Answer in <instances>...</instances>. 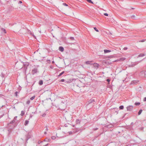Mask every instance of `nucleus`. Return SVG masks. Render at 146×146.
Listing matches in <instances>:
<instances>
[{
  "instance_id": "f257e3e1",
  "label": "nucleus",
  "mask_w": 146,
  "mask_h": 146,
  "mask_svg": "<svg viewBox=\"0 0 146 146\" xmlns=\"http://www.w3.org/2000/svg\"><path fill=\"white\" fill-rule=\"evenodd\" d=\"M140 74L142 77H146V71H142L140 72Z\"/></svg>"
},
{
  "instance_id": "f03ea898",
  "label": "nucleus",
  "mask_w": 146,
  "mask_h": 146,
  "mask_svg": "<svg viewBox=\"0 0 146 146\" xmlns=\"http://www.w3.org/2000/svg\"><path fill=\"white\" fill-rule=\"evenodd\" d=\"M38 72V69L36 68H34L32 70V74L33 75H34L35 74L37 73Z\"/></svg>"
},
{
  "instance_id": "7ed1b4c3",
  "label": "nucleus",
  "mask_w": 146,
  "mask_h": 146,
  "mask_svg": "<svg viewBox=\"0 0 146 146\" xmlns=\"http://www.w3.org/2000/svg\"><path fill=\"white\" fill-rule=\"evenodd\" d=\"M133 108V107L132 106H129L127 107V110L129 111H131L132 110Z\"/></svg>"
},
{
  "instance_id": "20e7f679",
  "label": "nucleus",
  "mask_w": 146,
  "mask_h": 146,
  "mask_svg": "<svg viewBox=\"0 0 146 146\" xmlns=\"http://www.w3.org/2000/svg\"><path fill=\"white\" fill-rule=\"evenodd\" d=\"M93 66L96 69H97L99 67V65L98 64L95 63L93 64Z\"/></svg>"
},
{
  "instance_id": "39448f33",
  "label": "nucleus",
  "mask_w": 146,
  "mask_h": 146,
  "mask_svg": "<svg viewBox=\"0 0 146 146\" xmlns=\"http://www.w3.org/2000/svg\"><path fill=\"white\" fill-rule=\"evenodd\" d=\"M59 50L60 51L62 52L64 50V48L62 46H60L59 48Z\"/></svg>"
},
{
  "instance_id": "423d86ee",
  "label": "nucleus",
  "mask_w": 146,
  "mask_h": 146,
  "mask_svg": "<svg viewBox=\"0 0 146 146\" xmlns=\"http://www.w3.org/2000/svg\"><path fill=\"white\" fill-rule=\"evenodd\" d=\"M95 102L94 100L93 99H91L88 101V103L90 104Z\"/></svg>"
},
{
  "instance_id": "0eeeda50",
  "label": "nucleus",
  "mask_w": 146,
  "mask_h": 146,
  "mask_svg": "<svg viewBox=\"0 0 146 146\" xmlns=\"http://www.w3.org/2000/svg\"><path fill=\"white\" fill-rule=\"evenodd\" d=\"M104 53H107L109 52H111V51L109 50H107V49H105L104 50Z\"/></svg>"
},
{
  "instance_id": "6e6552de",
  "label": "nucleus",
  "mask_w": 146,
  "mask_h": 146,
  "mask_svg": "<svg viewBox=\"0 0 146 146\" xmlns=\"http://www.w3.org/2000/svg\"><path fill=\"white\" fill-rule=\"evenodd\" d=\"M81 121L78 119H76V123L77 124H80V123Z\"/></svg>"
},
{
  "instance_id": "1a4fd4ad",
  "label": "nucleus",
  "mask_w": 146,
  "mask_h": 146,
  "mask_svg": "<svg viewBox=\"0 0 146 146\" xmlns=\"http://www.w3.org/2000/svg\"><path fill=\"white\" fill-rule=\"evenodd\" d=\"M145 54L142 53V54H139L138 56V57H143V56H145Z\"/></svg>"
},
{
  "instance_id": "9d476101",
  "label": "nucleus",
  "mask_w": 146,
  "mask_h": 146,
  "mask_svg": "<svg viewBox=\"0 0 146 146\" xmlns=\"http://www.w3.org/2000/svg\"><path fill=\"white\" fill-rule=\"evenodd\" d=\"M50 140V139L47 138H46L44 139V141H48L49 142Z\"/></svg>"
},
{
  "instance_id": "9b49d317",
  "label": "nucleus",
  "mask_w": 146,
  "mask_h": 146,
  "mask_svg": "<svg viewBox=\"0 0 146 146\" xmlns=\"http://www.w3.org/2000/svg\"><path fill=\"white\" fill-rule=\"evenodd\" d=\"M86 63L87 64H91V61H88L86 62Z\"/></svg>"
},
{
  "instance_id": "f8f14e48",
  "label": "nucleus",
  "mask_w": 146,
  "mask_h": 146,
  "mask_svg": "<svg viewBox=\"0 0 146 146\" xmlns=\"http://www.w3.org/2000/svg\"><path fill=\"white\" fill-rule=\"evenodd\" d=\"M64 73V71H62L61 73H60L59 75H58V77H60V76L62 75Z\"/></svg>"
},
{
  "instance_id": "ddd939ff",
  "label": "nucleus",
  "mask_w": 146,
  "mask_h": 146,
  "mask_svg": "<svg viewBox=\"0 0 146 146\" xmlns=\"http://www.w3.org/2000/svg\"><path fill=\"white\" fill-rule=\"evenodd\" d=\"M29 123V121L27 120L25 121V125H27Z\"/></svg>"
},
{
  "instance_id": "4468645a",
  "label": "nucleus",
  "mask_w": 146,
  "mask_h": 146,
  "mask_svg": "<svg viewBox=\"0 0 146 146\" xmlns=\"http://www.w3.org/2000/svg\"><path fill=\"white\" fill-rule=\"evenodd\" d=\"M125 59V58H119V61H123Z\"/></svg>"
},
{
  "instance_id": "2eb2a0df",
  "label": "nucleus",
  "mask_w": 146,
  "mask_h": 146,
  "mask_svg": "<svg viewBox=\"0 0 146 146\" xmlns=\"http://www.w3.org/2000/svg\"><path fill=\"white\" fill-rule=\"evenodd\" d=\"M143 110H140L138 113V114L139 115H140L142 113Z\"/></svg>"
},
{
  "instance_id": "dca6fc26",
  "label": "nucleus",
  "mask_w": 146,
  "mask_h": 146,
  "mask_svg": "<svg viewBox=\"0 0 146 146\" xmlns=\"http://www.w3.org/2000/svg\"><path fill=\"white\" fill-rule=\"evenodd\" d=\"M79 130L81 131V132L82 131V130L81 129H77L76 130V131L74 132V133H76Z\"/></svg>"
},
{
  "instance_id": "f3484780",
  "label": "nucleus",
  "mask_w": 146,
  "mask_h": 146,
  "mask_svg": "<svg viewBox=\"0 0 146 146\" xmlns=\"http://www.w3.org/2000/svg\"><path fill=\"white\" fill-rule=\"evenodd\" d=\"M43 83V81L42 80H40L39 82V84L40 85H42V84Z\"/></svg>"
},
{
  "instance_id": "a211bd4d",
  "label": "nucleus",
  "mask_w": 146,
  "mask_h": 146,
  "mask_svg": "<svg viewBox=\"0 0 146 146\" xmlns=\"http://www.w3.org/2000/svg\"><path fill=\"white\" fill-rule=\"evenodd\" d=\"M25 114V112L23 111H22L21 113V116H23Z\"/></svg>"
},
{
  "instance_id": "6ab92c4d",
  "label": "nucleus",
  "mask_w": 146,
  "mask_h": 146,
  "mask_svg": "<svg viewBox=\"0 0 146 146\" xmlns=\"http://www.w3.org/2000/svg\"><path fill=\"white\" fill-rule=\"evenodd\" d=\"M123 108H124V106L123 105L121 106H120L119 107V108L120 110H122V109H123Z\"/></svg>"
},
{
  "instance_id": "aec40b11",
  "label": "nucleus",
  "mask_w": 146,
  "mask_h": 146,
  "mask_svg": "<svg viewBox=\"0 0 146 146\" xmlns=\"http://www.w3.org/2000/svg\"><path fill=\"white\" fill-rule=\"evenodd\" d=\"M135 104L136 106H138L140 104V103L139 102H135Z\"/></svg>"
},
{
  "instance_id": "412c9836",
  "label": "nucleus",
  "mask_w": 146,
  "mask_h": 146,
  "mask_svg": "<svg viewBox=\"0 0 146 146\" xmlns=\"http://www.w3.org/2000/svg\"><path fill=\"white\" fill-rule=\"evenodd\" d=\"M51 138L52 139L54 140L56 139V137L55 136H52L51 137Z\"/></svg>"
},
{
  "instance_id": "4be33fe9",
  "label": "nucleus",
  "mask_w": 146,
  "mask_h": 146,
  "mask_svg": "<svg viewBox=\"0 0 146 146\" xmlns=\"http://www.w3.org/2000/svg\"><path fill=\"white\" fill-rule=\"evenodd\" d=\"M94 29L95 30V31H96L97 32H99V30L97 29V28L96 27H94Z\"/></svg>"
},
{
  "instance_id": "5701e85b",
  "label": "nucleus",
  "mask_w": 146,
  "mask_h": 146,
  "mask_svg": "<svg viewBox=\"0 0 146 146\" xmlns=\"http://www.w3.org/2000/svg\"><path fill=\"white\" fill-rule=\"evenodd\" d=\"M35 96H34L30 98V99L31 100H33L35 98Z\"/></svg>"
},
{
  "instance_id": "b1692460",
  "label": "nucleus",
  "mask_w": 146,
  "mask_h": 146,
  "mask_svg": "<svg viewBox=\"0 0 146 146\" xmlns=\"http://www.w3.org/2000/svg\"><path fill=\"white\" fill-rule=\"evenodd\" d=\"M86 1H87V2H88L89 3H93V2L91 0H86Z\"/></svg>"
},
{
  "instance_id": "393cba45",
  "label": "nucleus",
  "mask_w": 146,
  "mask_h": 146,
  "mask_svg": "<svg viewBox=\"0 0 146 146\" xmlns=\"http://www.w3.org/2000/svg\"><path fill=\"white\" fill-rule=\"evenodd\" d=\"M30 102V101L29 100H28L26 102V104H29Z\"/></svg>"
},
{
  "instance_id": "a878e982",
  "label": "nucleus",
  "mask_w": 146,
  "mask_h": 146,
  "mask_svg": "<svg viewBox=\"0 0 146 146\" xmlns=\"http://www.w3.org/2000/svg\"><path fill=\"white\" fill-rule=\"evenodd\" d=\"M60 101L62 103L64 104L65 102V100H64V101L63 100H62V101L61 100Z\"/></svg>"
},
{
  "instance_id": "bb28decb",
  "label": "nucleus",
  "mask_w": 146,
  "mask_h": 146,
  "mask_svg": "<svg viewBox=\"0 0 146 146\" xmlns=\"http://www.w3.org/2000/svg\"><path fill=\"white\" fill-rule=\"evenodd\" d=\"M47 62L49 63H50L51 62L50 60H47Z\"/></svg>"
},
{
  "instance_id": "cd10ccee",
  "label": "nucleus",
  "mask_w": 146,
  "mask_h": 146,
  "mask_svg": "<svg viewBox=\"0 0 146 146\" xmlns=\"http://www.w3.org/2000/svg\"><path fill=\"white\" fill-rule=\"evenodd\" d=\"M63 5H64V6H68V5L67 4H66V3H63Z\"/></svg>"
},
{
  "instance_id": "c85d7f7f",
  "label": "nucleus",
  "mask_w": 146,
  "mask_h": 146,
  "mask_svg": "<svg viewBox=\"0 0 146 146\" xmlns=\"http://www.w3.org/2000/svg\"><path fill=\"white\" fill-rule=\"evenodd\" d=\"M17 117V116H16L13 119V121H15V120H16V118Z\"/></svg>"
},
{
  "instance_id": "c756f323",
  "label": "nucleus",
  "mask_w": 146,
  "mask_h": 146,
  "mask_svg": "<svg viewBox=\"0 0 146 146\" xmlns=\"http://www.w3.org/2000/svg\"><path fill=\"white\" fill-rule=\"evenodd\" d=\"M17 94H18V92H15V96H17Z\"/></svg>"
},
{
  "instance_id": "7c9ffc66",
  "label": "nucleus",
  "mask_w": 146,
  "mask_h": 146,
  "mask_svg": "<svg viewBox=\"0 0 146 146\" xmlns=\"http://www.w3.org/2000/svg\"><path fill=\"white\" fill-rule=\"evenodd\" d=\"M64 80H64V79H61L60 80V82H64Z\"/></svg>"
},
{
  "instance_id": "2f4dec72",
  "label": "nucleus",
  "mask_w": 146,
  "mask_h": 146,
  "mask_svg": "<svg viewBox=\"0 0 146 146\" xmlns=\"http://www.w3.org/2000/svg\"><path fill=\"white\" fill-rule=\"evenodd\" d=\"M3 29V31L4 33H6V30L4 29Z\"/></svg>"
},
{
  "instance_id": "473e14b6",
  "label": "nucleus",
  "mask_w": 146,
  "mask_h": 146,
  "mask_svg": "<svg viewBox=\"0 0 146 146\" xmlns=\"http://www.w3.org/2000/svg\"><path fill=\"white\" fill-rule=\"evenodd\" d=\"M123 49L124 50H127V47H125L124 48H123Z\"/></svg>"
},
{
  "instance_id": "72a5a7b5",
  "label": "nucleus",
  "mask_w": 146,
  "mask_h": 146,
  "mask_svg": "<svg viewBox=\"0 0 146 146\" xmlns=\"http://www.w3.org/2000/svg\"><path fill=\"white\" fill-rule=\"evenodd\" d=\"M53 106H56V107H58L59 106V105H54V104H53Z\"/></svg>"
},
{
  "instance_id": "f704fd0d",
  "label": "nucleus",
  "mask_w": 146,
  "mask_h": 146,
  "mask_svg": "<svg viewBox=\"0 0 146 146\" xmlns=\"http://www.w3.org/2000/svg\"><path fill=\"white\" fill-rule=\"evenodd\" d=\"M104 15L106 16H108V14L107 13H104Z\"/></svg>"
},
{
  "instance_id": "c9c22d12",
  "label": "nucleus",
  "mask_w": 146,
  "mask_h": 146,
  "mask_svg": "<svg viewBox=\"0 0 146 146\" xmlns=\"http://www.w3.org/2000/svg\"><path fill=\"white\" fill-rule=\"evenodd\" d=\"M135 15H133L132 16H131V17L133 19H135Z\"/></svg>"
},
{
  "instance_id": "e433bc0d",
  "label": "nucleus",
  "mask_w": 146,
  "mask_h": 146,
  "mask_svg": "<svg viewBox=\"0 0 146 146\" xmlns=\"http://www.w3.org/2000/svg\"><path fill=\"white\" fill-rule=\"evenodd\" d=\"M137 64V63H134V64H132V65L133 66H134Z\"/></svg>"
},
{
  "instance_id": "4c0bfd02",
  "label": "nucleus",
  "mask_w": 146,
  "mask_h": 146,
  "mask_svg": "<svg viewBox=\"0 0 146 146\" xmlns=\"http://www.w3.org/2000/svg\"><path fill=\"white\" fill-rule=\"evenodd\" d=\"M106 81L108 82H109L110 81V79H107V80H106Z\"/></svg>"
},
{
  "instance_id": "58836bf2",
  "label": "nucleus",
  "mask_w": 146,
  "mask_h": 146,
  "mask_svg": "<svg viewBox=\"0 0 146 146\" xmlns=\"http://www.w3.org/2000/svg\"><path fill=\"white\" fill-rule=\"evenodd\" d=\"M70 38L72 40L74 39V38L73 37H70Z\"/></svg>"
},
{
  "instance_id": "ea45409f",
  "label": "nucleus",
  "mask_w": 146,
  "mask_h": 146,
  "mask_svg": "<svg viewBox=\"0 0 146 146\" xmlns=\"http://www.w3.org/2000/svg\"><path fill=\"white\" fill-rule=\"evenodd\" d=\"M45 115H46V114H45V113H44V114H43L42 115V117H44L45 116Z\"/></svg>"
},
{
  "instance_id": "a19ab883",
  "label": "nucleus",
  "mask_w": 146,
  "mask_h": 146,
  "mask_svg": "<svg viewBox=\"0 0 146 146\" xmlns=\"http://www.w3.org/2000/svg\"><path fill=\"white\" fill-rule=\"evenodd\" d=\"M143 101L145 102L146 101V97L144 98L143 100Z\"/></svg>"
},
{
  "instance_id": "79ce46f5",
  "label": "nucleus",
  "mask_w": 146,
  "mask_h": 146,
  "mask_svg": "<svg viewBox=\"0 0 146 146\" xmlns=\"http://www.w3.org/2000/svg\"><path fill=\"white\" fill-rule=\"evenodd\" d=\"M98 129V128H95L94 129V130H97V129Z\"/></svg>"
},
{
  "instance_id": "37998d69",
  "label": "nucleus",
  "mask_w": 146,
  "mask_h": 146,
  "mask_svg": "<svg viewBox=\"0 0 146 146\" xmlns=\"http://www.w3.org/2000/svg\"><path fill=\"white\" fill-rule=\"evenodd\" d=\"M144 41H145V40H141V42H144Z\"/></svg>"
},
{
  "instance_id": "c03bdc74",
  "label": "nucleus",
  "mask_w": 146,
  "mask_h": 146,
  "mask_svg": "<svg viewBox=\"0 0 146 146\" xmlns=\"http://www.w3.org/2000/svg\"><path fill=\"white\" fill-rule=\"evenodd\" d=\"M46 131L48 130V127H46Z\"/></svg>"
},
{
  "instance_id": "a18cd8bd",
  "label": "nucleus",
  "mask_w": 146,
  "mask_h": 146,
  "mask_svg": "<svg viewBox=\"0 0 146 146\" xmlns=\"http://www.w3.org/2000/svg\"><path fill=\"white\" fill-rule=\"evenodd\" d=\"M19 3H22V2L21 1H19Z\"/></svg>"
},
{
  "instance_id": "49530a36",
  "label": "nucleus",
  "mask_w": 146,
  "mask_h": 146,
  "mask_svg": "<svg viewBox=\"0 0 146 146\" xmlns=\"http://www.w3.org/2000/svg\"><path fill=\"white\" fill-rule=\"evenodd\" d=\"M52 64H54V61H53L52 62Z\"/></svg>"
},
{
  "instance_id": "de8ad7c7",
  "label": "nucleus",
  "mask_w": 146,
  "mask_h": 146,
  "mask_svg": "<svg viewBox=\"0 0 146 146\" xmlns=\"http://www.w3.org/2000/svg\"><path fill=\"white\" fill-rule=\"evenodd\" d=\"M2 77H4V76L3 75V74H2Z\"/></svg>"
},
{
  "instance_id": "09e8293b",
  "label": "nucleus",
  "mask_w": 146,
  "mask_h": 146,
  "mask_svg": "<svg viewBox=\"0 0 146 146\" xmlns=\"http://www.w3.org/2000/svg\"><path fill=\"white\" fill-rule=\"evenodd\" d=\"M44 133L45 134H46V132H44Z\"/></svg>"
},
{
  "instance_id": "8fccbe9b",
  "label": "nucleus",
  "mask_w": 146,
  "mask_h": 146,
  "mask_svg": "<svg viewBox=\"0 0 146 146\" xmlns=\"http://www.w3.org/2000/svg\"><path fill=\"white\" fill-rule=\"evenodd\" d=\"M72 132H70V134H71V133H72Z\"/></svg>"
},
{
  "instance_id": "3c124183",
  "label": "nucleus",
  "mask_w": 146,
  "mask_h": 146,
  "mask_svg": "<svg viewBox=\"0 0 146 146\" xmlns=\"http://www.w3.org/2000/svg\"><path fill=\"white\" fill-rule=\"evenodd\" d=\"M31 117H32V116L30 115V117L31 118Z\"/></svg>"
},
{
  "instance_id": "603ef678",
  "label": "nucleus",
  "mask_w": 146,
  "mask_h": 146,
  "mask_svg": "<svg viewBox=\"0 0 146 146\" xmlns=\"http://www.w3.org/2000/svg\"><path fill=\"white\" fill-rule=\"evenodd\" d=\"M73 126V127H74V125H73V126Z\"/></svg>"
},
{
  "instance_id": "864d4df0",
  "label": "nucleus",
  "mask_w": 146,
  "mask_h": 146,
  "mask_svg": "<svg viewBox=\"0 0 146 146\" xmlns=\"http://www.w3.org/2000/svg\"><path fill=\"white\" fill-rule=\"evenodd\" d=\"M33 36H35L34 35H33Z\"/></svg>"
},
{
  "instance_id": "5fc2aeb1",
  "label": "nucleus",
  "mask_w": 146,
  "mask_h": 146,
  "mask_svg": "<svg viewBox=\"0 0 146 146\" xmlns=\"http://www.w3.org/2000/svg\"><path fill=\"white\" fill-rule=\"evenodd\" d=\"M40 33H41V31H40Z\"/></svg>"
}]
</instances>
